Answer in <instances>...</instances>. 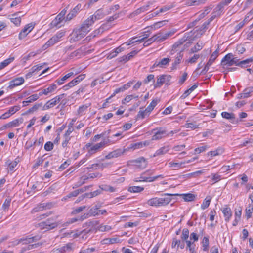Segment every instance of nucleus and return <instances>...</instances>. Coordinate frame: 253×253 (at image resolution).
<instances>
[{
	"mask_svg": "<svg viewBox=\"0 0 253 253\" xmlns=\"http://www.w3.org/2000/svg\"><path fill=\"white\" fill-rule=\"evenodd\" d=\"M86 34L82 31L81 30L80 28H76L74 30L72 33L71 34V42H76L82 38H84Z\"/></svg>",
	"mask_w": 253,
	"mask_h": 253,
	"instance_id": "9",
	"label": "nucleus"
},
{
	"mask_svg": "<svg viewBox=\"0 0 253 253\" xmlns=\"http://www.w3.org/2000/svg\"><path fill=\"white\" fill-rule=\"evenodd\" d=\"M239 59L233 57L232 53H228L226 55L221 61V64L223 66H230L234 65L237 66Z\"/></svg>",
	"mask_w": 253,
	"mask_h": 253,
	"instance_id": "5",
	"label": "nucleus"
},
{
	"mask_svg": "<svg viewBox=\"0 0 253 253\" xmlns=\"http://www.w3.org/2000/svg\"><path fill=\"white\" fill-rule=\"evenodd\" d=\"M187 37L184 36L182 39L179 40L177 42H176L172 46V49L171 51V54H174V52L175 50L176 52L177 50H176V48L180 45L183 44V43L186 40Z\"/></svg>",
	"mask_w": 253,
	"mask_h": 253,
	"instance_id": "31",
	"label": "nucleus"
},
{
	"mask_svg": "<svg viewBox=\"0 0 253 253\" xmlns=\"http://www.w3.org/2000/svg\"><path fill=\"white\" fill-rule=\"evenodd\" d=\"M147 115L149 116V113L147 112L146 109L145 110H140L136 116V119H143Z\"/></svg>",
	"mask_w": 253,
	"mask_h": 253,
	"instance_id": "50",
	"label": "nucleus"
},
{
	"mask_svg": "<svg viewBox=\"0 0 253 253\" xmlns=\"http://www.w3.org/2000/svg\"><path fill=\"white\" fill-rule=\"evenodd\" d=\"M159 101V100L158 99H153L150 104L146 108V111H147V112H151L154 109V107L156 106Z\"/></svg>",
	"mask_w": 253,
	"mask_h": 253,
	"instance_id": "43",
	"label": "nucleus"
},
{
	"mask_svg": "<svg viewBox=\"0 0 253 253\" xmlns=\"http://www.w3.org/2000/svg\"><path fill=\"white\" fill-rule=\"evenodd\" d=\"M53 148V144L50 141L46 142L44 145V149L47 151H51Z\"/></svg>",
	"mask_w": 253,
	"mask_h": 253,
	"instance_id": "64",
	"label": "nucleus"
},
{
	"mask_svg": "<svg viewBox=\"0 0 253 253\" xmlns=\"http://www.w3.org/2000/svg\"><path fill=\"white\" fill-rule=\"evenodd\" d=\"M42 103L36 104L29 109L28 112L29 113H33L34 112L36 111L40 107H42Z\"/></svg>",
	"mask_w": 253,
	"mask_h": 253,
	"instance_id": "62",
	"label": "nucleus"
},
{
	"mask_svg": "<svg viewBox=\"0 0 253 253\" xmlns=\"http://www.w3.org/2000/svg\"><path fill=\"white\" fill-rule=\"evenodd\" d=\"M43 228L46 230L52 229L57 226V223L53 219H48L41 223Z\"/></svg>",
	"mask_w": 253,
	"mask_h": 253,
	"instance_id": "15",
	"label": "nucleus"
},
{
	"mask_svg": "<svg viewBox=\"0 0 253 253\" xmlns=\"http://www.w3.org/2000/svg\"><path fill=\"white\" fill-rule=\"evenodd\" d=\"M221 116L223 118L228 119L230 122L234 124H236L238 122V120L236 119L235 115L233 113H228L227 112H223Z\"/></svg>",
	"mask_w": 253,
	"mask_h": 253,
	"instance_id": "19",
	"label": "nucleus"
},
{
	"mask_svg": "<svg viewBox=\"0 0 253 253\" xmlns=\"http://www.w3.org/2000/svg\"><path fill=\"white\" fill-rule=\"evenodd\" d=\"M244 94V98H248L251 96V93H253V87H250L245 89L243 91Z\"/></svg>",
	"mask_w": 253,
	"mask_h": 253,
	"instance_id": "53",
	"label": "nucleus"
},
{
	"mask_svg": "<svg viewBox=\"0 0 253 253\" xmlns=\"http://www.w3.org/2000/svg\"><path fill=\"white\" fill-rule=\"evenodd\" d=\"M111 27V25L109 24V23L106 22V23H104L102 24L98 29L99 32H103L105 30H108L110 27Z\"/></svg>",
	"mask_w": 253,
	"mask_h": 253,
	"instance_id": "56",
	"label": "nucleus"
},
{
	"mask_svg": "<svg viewBox=\"0 0 253 253\" xmlns=\"http://www.w3.org/2000/svg\"><path fill=\"white\" fill-rule=\"evenodd\" d=\"M15 59L14 57H10V58L5 60L3 62L0 63V70L5 67L11 62L13 61Z\"/></svg>",
	"mask_w": 253,
	"mask_h": 253,
	"instance_id": "44",
	"label": "nucleus"
},
{
	"mask_svg": "<svg viewBox=\"0 0 253 253\" xmlns=\"http://www.w3.org/2000/svg\"><path fill=\"white\" fill-rule=\"evenodd\" d=\"M65 94H62L48 101L43 106L42 110H46L55 106L64 97Z\"/></svg>",
	"mask_w": 253,
	"mask_h": 253,
	"instance_id": "6",
	"label": "nucleus"
},
{
	"mask_svg": "<svg viewBox=\"0 0 253 253\" xmlns=\"http://www.w3.org/2000/svg\"><path fill=\"white\" fill-rule=\"evenodd\" d=\"M39 98L37 94H34L26 99L25 101L22 102L23 106H26L29 103L34 102Z\"/></svg>",
	"mask_w": 253,
	"mask_h": 253,
	"instance_id": "29",
	"label": "nucleus"
},
{
	"mask_svg": "<svg viewBox=\"0 0 253 253\" xmlns=\"http://www.w3.org/2000/svg\"><path fill=\"white\" fill-rule=\"evenodd\" d=\"M99 207L95 205L90 209L89 211V214H90V216H95L100 215V213L98 212Z\"/></svg>",
	"mask_w": 253,
	"mask_h": 253,
	"instance_id": "47",
	"label": "nucleus"
},
{
	"mask_svg": "<svg viewBox=\"0 0 253 253\" xmlns=\"http://www.w3.org/2000/svg\"><path fill=\"white\" fill-rule=\"evenodd\" d=\"M119 241V239L118 238H109V239H105L103 240V242L104 244H114L115 243L118 242Z\"/></svg>",
	"mask_w": 253,
	"mask_h": 253,
	"instance_id": "59",
	"label": "nucleus"
},
{
	"mask_svg": "<svg viewBox=\"0 0 253 253\" xmlns=\"http://www.w3.org/2000/svg\"><path fill=\"white\" fill-rule=\"evenodd\" d=\"M171 76L169 75H162L157 77V80L156 84L154 85L155 87H160L164 84H169Z\"/></svg>",
	"mask_w": 253,
	"mask_h": 253,
	"instance_id": "7",
	"label": "nucleus"
},
{
	"mask_svg": "<svg viewBox=\"0 0 253 253\" xmlns=\"http://www.w3.org/2000/svg\"><path fill=\"white\" fill-rule=\"evenodd\" d=\"M170 61V59L169 58H164L161 59L159 61H156L153 65V66L159 67L160 68H165L169 64Z\"/></svg>",
	"mask_w": 253,
	"mask_h": 253,
	"instance_id": "24",
	"label": "nucleus"
},
{
	"mask_svg": "<svg viewBox=\"0 0 253 253\" xmlns=\"http://www.w3.org/2000/svg\"><path fill=\"white\" fill-rule=\"evenodd\" d=\"M198 87L197 84H194L188 89L185 91L184 93L181 96L180 98L182 99L186 98L189 94L191 93V92L194 90Z\"/></svg>",
	"mask_w": 253,
	"mask_h": 253,
	"instance_id": "35",
	"label": "nucleus"
},
{
	"mask_svg": "<svg viewBox=\"0 0 253 253\" xmlns=\"http://www.w3.org/2000/svg\"><path fill=\"white\" fill-rule=\"evenodd\" d=\"M232 0H223L221 1L213 9V12L220 16L223 12L225 6L228 5Z\"/></svg>",
	"mask_w": 253,
	"mask_h": 253,
	"instance_id": "10",
	"label": "nucleus"
},
{
	"mask_svg": "<svg viewBox=\"0 0 253 253\" xmlns=\"http://www.w3.org/2000/svg\"><path fill=\"white\" fill-rule=\"evenodd\" d=\"M57 88L56 84H50L47 88L43 89L45 95H48L50 93L53 92Z\"/></svg>",
	"mask_w": 253,
	"mask_h": 253,
	"instance_id": "41",
	"label": "nucleus"
},
{
	"mask_svg": "<svg viewBox=\"0 0 253 253\" xmlns=\"http://www.w3.org/2000/svg\"><path fill=\"white\" fill-rule=\"evenodd\" d=\"M123 151L121 149H116L112 152H110L108 154L105 156V158L107 159H110L114 158H117L123 154Z\"/></svg>",
	"mask_w": 253,
	"mask_h": 253,
	"instance_id": "25",
	"label": "nucleus"
},
{
	"mask_svg": "<svg viewBox=\"0 0 253 253\" xmlns=\"http://www.w3.org/2000/svg\"><path fill=\"white\" fill-rule=\"evenodd\" d=\"M16 112V110H15V106L11 107L9 110L2 114L0 118L1 119H5L6 118H9L11 115L14 114Z\"/></svg>",
	"mask_w": 253,
	"mask_h": 253,
	"instance_id": "33",
	"label": "nucleus"
},
{
	"mask_svg": "<svg viewBox=\"0 0 253 253\" xmlns=\"http://www.w3.org/2000/svg\"><path fill=\"white\" fill-rule=\"evenodd\" d=\"M151 81H152L153 83L155 82L154 75L153 74H150L147 76V78L143 80V83L145 84H147Z\"/></svg>",
	"mask_w": 253,
	"mask_h": 253,
	"instance_id": "58",
	"label": "nucleus"
},
{
	"mask_svg": "<svg viewBox=\"0 0 253 253\" xmlns=\"http://www.w3.org/2000/svg\"><path fill=\"white\" fill-rule=\"evenodd\" d=\"M171 195L165 194L161 197L153 198L147 201V203L151 206L160 207L168 204L171 201V198L169 197Z\"/></svg>",
	"mask_w": 253,
	"mask_h": 253,
	"instance_id": "1",
	"label": "nucleus"
},
{
	"mask_svg": "<svg viewBox=\"0 0 253 253\" xmlns=\"http://www.w3.org/2000/svg\"><path fill=\"white\" fill-rule=\"evenodd\" d=\"M170 150V146H164L158 149L154 153L153 157L163 155L167 153Z\"/></svg>",
	"mask_w": 253,
	"mask_h": 253,
	"instance_id": "23",
	"label": "nucleus"
},
{
	"mask_svg": "<svg viewBox=\"0 0 253 253\" xmlns=\"http://www.w3.org/2000/svg\"><path fill=\"white\" fill-rule=\"evenodd\" d=\"M131 162L137 167L143 169L147 166V161L144 157H140L137 159L132 160Z\"/></svg>",
	"mask_w": 253,
	"mask_h": 253,
	"instance_id": "13",
	"label": "nucleus"
},
{
	"mask_svg": "<svg viewBox=\"0 0 253 253\" xmlns=\"http://www.w3.org/2000/svg\"><path fill=\"white\" fill-rule=\"evenodd\" d=\"M34 25L32 23H29L26 25L24 28L20 32L18 38L20 40L24 38L34 28Z\"/></svg>",
	"mask_w": 253,
	"mask_h": 253,
	"instance_id": "12",
	"label": "nucleus"
},
{
	"mask_svg": "<svg viewBox=\"0 0 253 253\" xmlns=\"http://www.w3.org/2000/svg\"><path fill=\"white\" fill-rule=\"evenodd\" d=\"M185 162H182L180 163H175L170 162L169 163V167L170 168H175L176 169H178L179 168L183 167L182 166L183 165L185 164Z\"/></svg>",
	"mask_w": 253,
	"mask_h": 253,
	"instance_id": "48",
	"label": "nucleus"
},
{
	"mask_svg": "<svg viewBox=\"0 0 253 253\" xmlns=\"http://www.w3.org/2000/svg\"><path fill=\"white\" fill-rule=\"evenodd\" d=\"M90 106V103L83 105L79 107L78 110V115L82 116L84 114L87 109Z\"/></svg>",
	"mask_w": 253,
	"mask_h": 253,
	"instance_id": "37",
	"label": "nucleus"
},
{
	"mask_svg": "<svg viewBox=\"0 0 253 253\" xmlns=\"http://www.w3.org/2000/svg\"><path fill=\"white\" fill-rule=\"evenodd\" d=\"M107 143V141L104 140L92 146L89 149L88 153L86 154V157H90L92 155L100 151Z\"/></svg>",
	"mask_w": 253,
	"mask_h": 253,
	"instance_id": "8",
	"label": "nucleus"
},
{
	"mask_svg": "<svg viewBox=\"0 0 253 253\" xmlns=\"http://www.w3.org/2000/svg\"><path fill=\"white\" fill-rule=\"evenodd\" d=\"M204 46V43L202 42L199 41L197 42L196 44L191 48L190 53H196L200 50H201L203 47Z\"/></svg>",
	"mask_w": 253,
	"mask_h": 253,
	"instance_id": "30",
	"label": "nucleus"
},
{
	"mask_svg": "<svg viewBox=\"0 0 253 253\" xmlns=\"http://www.w3.org/2000/svg\"><path fill=\"white\" fill-rule=\"evenodd\" d=\"M86 206H83L78 207L77 208L75 209V210H74L72 211V214H76L82 212L84 210L86 209Z\"/></svg>",
	"mask_w": 253,
	"mask_h": 253,
	"instance_id": "63",
	"label": "nucleus"
},
{
	"mask_svg": "<svg viewBox=\"0 0 253 253\" xmlns=\"http://www.w3.org/2000/svg\"><path fill=\"white\" fill-rule=\"evenodd\" d=\"M224 152V149L222 147H219L214 151H210L208 153L209 156L213 157L218 156L222 154Z\"/></svg>",
	"mask_w": 253,
	"mask_h": 253,
	"instance_id": "28",
	"label": "nucleus"
},
{
	"mask_svg": "<svg viewBox=\"0 0 253 253\" xmlns=\"http://www.w3.org/2000/svg\"><path fill=\"white\" fill-rule=\"evenodd\" d=\"M73 75H74L73 72H70V73L67 74L66 75H65L64 76H63L61 79H58V80H57L56 81V82L59 85H61L64 83L65 81H66L67 79H68V78H69L70 77L72 76Z\"/></svg>",
	"mask_w": 253,
	"mask_h": 253,
	"instance_id": "38",
	"label": "nucleus"
},
{
	"mask_svg": "<svg viewBox=\"0 0 253 253\" xmlns=\"http://www.w3.org/2000/svg\"><path fill=\"white\" fill-rule=\"evenodd\" d=\"M209 147L207 145H204L195 149V154H199L202 152L205 151Z\"/></svg>",
	"mask_w": 253,
	"mask_h": 253,
	"instance_id": "61",
	"label": "nucleus"
},
{
	"mask_svg": "<svg viewBox=\"0 0 253 253\" xmlns=\"http://www.w3.org/2000/svg\"><path fill=\"white\" fill-rule=\"evenodd\" d=\"M84 191L82 189H79L76 190L74 191H72L69 193L68 195H67L65 197H64V199L65 200H66L68 198H70L74 197L77 196L80 193L83 192Z\"/></svg>",
	"mask_w": 253,
	"mask_h": 253,
	"instance_id": "39",
	"label": "nucleus"
},
{
	"mask_svg": "<svg viewBox=\"0 0 253 253\" xmlns=\"http://www.w3.org/2000/svg\"><path fill=\"white\" fill-rule=\"evenodd\" d=\"M81 7L82 5L80 4H78L66 16L65 22L70 21L75 17L79 12Z\"/></svg>",
	"mask_w": 253,
	"mask_h": 253,
	"instance_id": "16",
	"label": "nucleus"
},
{
	"mask_svg": "<svg viewBox=\"0 0 253 253\" xmlns=\"http://www.w3.org/2000/svg\"><path fill=\"white\" fill-rule=\"evenodd\" d=\"M184 126L186 128L195 129L199 128V125L197 124L196 121L194 120V119L191 117L188 118Z\"/></svg>",
	"mask_w": 253,
	"mask_h": 253,
	"instance_id": "17",
	"label": "nucleus"
},
{
	"mask_svg": "<svg viewBox=\"0 0 253 253\" xmlns=\"http://www.w3.org/2000/svg\"><path fill=\"white\" fill-rule=\"evenodd\" d=\"M221 211L224 215L225 221L229 222L232 215V212L230 208L226 206L221 209Z\"/></svg>",
	"mask_w": 253,
	"mask_h": 253,
	"instance_id": "20",
	"label": "nucleus"
},
{
	"mask_svg": "<svg viewBox=\"0 0 253 253\" xmlns=\"http://www.w3.org/2000/svg\"><path fill=\"white\" fill-rule=\"evenodd\" d=\"M180 195L185 201H192L195 198V195L191 193L183 194Z\"/></svg>",
	"mask_w": 253,
	"mask_h": 253,
	"instance_id": "46",
	"label": "nucleus"
},
{
	"mask_svg": "<svg viewBox=\"0 0 253 253\" xmlns=\"http://www.w3.org/2000/svg\"><path fill=\"white\" fill-rule=\"evenodd\" d=\"M174 31H169L165 34L160 33V42H162L167 39L169 37L172 36L174 34Z\"/></svg>",
	"mask_w": 253,
	"mask_h": 253,
	"instance_id": "42",
	"label": "nucleus"
},
{
	"mask_svg": "<svg viewBox=\"0 0 253 253\" xmlns=\"http://www.w3.org/2000/svg\"><path fill=\"white\" fill-rule=\"evenodd\" d=\"M78 83L77 82V81L74 79L72 81L69 82L68 84L64 85L63 88V89L65 90H67L69 89L70 88L74 86L75 85H77Z\"/></svg>",
	"mask_w": 253,
	"mask_h": 253,
	"instance_id": "52",
	"label": "nucleus"
},
{
	"mask_svg": "<svg viewBox=\"0 0 253 253\" xmlns=\"http://www.w3.org/2000/svg\"><path fill=\"white\" fill-rule=\"evenodd\" d=\"M68 6L69 5L65 7L64 9H63L60 12V13H59L57 15L56 18L51 22L50 24L52 27L60 28L64 25V22L65 21L66 19V17H65V15L67 12Z\"/></svg>",
	"mask_w": 253,
	"mask_h": 253,
	"instance_id": "3",
	"label": "nucleus"
},
{
	"mask_svg": "<svg viewBox=\"0 0 253 253\" xmlns=\"http://www.w3.org/2000/svg\"><path fill=\"white\" fill-rule=\"evenodd\" d=\"M144 188L141 186H132L128 188V191L131 193H139L144 190Z\"/></svg>",
	"mask_w": 253,
	"mask_h": 253,
	"instance_id": "40",
	"label": "nucleus"
},
{
	"mask_svg": "<svg viewBox=\"0 0 253 253\" xmlns=\"http://www.w3.org/2000/svg\"><path fill=\"white\" fill-rule=\"evenodd\" d=\"M138 53L137 51L136 50L132 51L130 53H128L126 56H124L122 57H121V61H124L125 62H127V61L131 59V58H132L133 56H134L137 53Z\"/></svg>",
	"mask_w": 253,
	"mask_h": 253,
	"instance_id": "36",
	"label": "nucleus"
},
{
	"mask_svg": "<svg viewBox=\"0 0 253 253\" xmlns=\"http://www.w3.org/2000/svg\"><path fill=\"white\" fill-rule=\"evenodd\" d=\"M6 166L7 167L8 172H13L14 171V168L16 166V161H11L8 160L5 163Z\"/></svg>",
	"mask_w": 253,
	"mask_h": 253,
	"instance_id": "32",
	"label": "nucleus"
},
{
	"mask_svg": "<svg viewBox=\"0 0 253 253\" xmlns=\"http://www.w3.org/2000/svg\"><path fill=\"white\" fill-rule=\"evenodd\" d=\"M211 200V198L210 197H207L205 200H204L203 203L201 206V208L202 210H205L207 208L210 204V202Z\"/></svg>",
	"mask_w": 253,
	"mask_h": 253,
	"instance_id": "49",
	"label": "nucleus"
},
{
	"mask_svg": "<svg viewBox=\"0 0 253 253\" xmlns=\"http://www.w3.org/2000/svg\"><path fill=\"white\" fill-rule=\"evenodd\" d=\"M35 238L36 237H26L21 238L20 239L18 240L17 244H22L23 245H26L25 246L22 248V249L20 251V253H23L26 251L31 250L32 249L36 248L39 247V243L27 245L35 241Z\"/></svg>",
	"mask_w": 253,
	"mask_h": 253,
	"instance_id": "2",
	"label": "nucleus"
},
{
	"mask_svg": "<svg viewBox=\"0 0 253 253\" xmlns=\"http://www.w3.org/2000/svg\"><path fill=\"white\" fill-rule=\"evenodd\" d=\"M218 56V50L217 49H216L211 55V56L208 62L212 65V63L215 60V59L217 58Z\"/></svg>",
	"mask_w": 253,
	"mask_h": 253,
	"instance_id": "51",
	"label": "nucleus"
},
{
	"mask_svg": "<svg viewBox=\"0 0 253 253\" xmlns=\"http://www.w3.org/2000/svg\"><path fill=\"white\" fill-rule=\"evenodd\" d=\"M59 41L54 37H52L42 47V50H45L57 43Z\"/></svg>",
	"mask_w": 253,
	"mask_h": 253,
	"instance_id": "26",
	"label": "nucleus"
},
{
	"mask_svg": "<svg viewBox=\"0 0 253 253\" xmlns=\"http://www.w3.org/2000/svg\"><path fill=\"white\" fill-rule=\"evenodd\" d=\"M153 135L152 136L151 140H159L165 137H168L167 130L164 127H157L152 130Z\"/></svg>",
	"mask_w": 253,
	"mask_h": 253,
	"instance_id": "4",
	"label": "nucleus"
},
{
	"mask_svg": "<svg viewBox=\"0 0 253 253\" xmlns=\"http://www.w3.org/2000/svg\"><path fill=\"white\" fill-rule=\"evenodd\" d=\"M105 16V14L102 9L97 10L94 14L90 16L88 18L94 23L96 20L101 19Z\"/></svg>",
	"mask_w": 253,
	"mask_h": 253,
	"instance_id": "18",
	"label": "nucleus"
},
{
	"mask_svg": "<svg viewBox=\"0 0 253 253\" xmlns=\"http://www.w3.org/2000/svg\"><path fill=\"white\" fill-rule=\"evenodd\" d=\"M207 0H188L187 4L188 6H199L204 4Z\"/></svg>",
	"mask_w": 253,
	"mask_h": 253,
	"instance_id": "27",
	"label": "nucleus"
},
{
	"mask_svg": "<svg viewBox=\"0 0 253 253\" xmlns=\"http://www.w3.org/2000/svg\"><path fill=\"white\" fill-rule=\"evenodd\" d=\"M74 244L72 243H68L65 246L52 251V253H65L73 250Z\"/></svg>",
	"mask_w": 253,
	"mask_h": 253,
	"instance_id": "11",
	"label": "nucleus"
},
{
	"mask_svg": "<svg viewBox=\"0 0 253 253\" xmlns=\"http://www.w3.org/2000/svg\"><path fill=\"white\" fill-rule=\"evenodd\" d=\"M253 212V204H250L246 207L245 209V214L247 219H249L252 217V215Z\"/></svg>",
	"mask_w": 253,
	"mask_h": 253,
	"instance_id": "34",
	"label": "nucleus"
},
{
	"mask_svg": "<svg viewBox=\"0 0 253 253\" xmlns=\"http://www.w3.org/2000/svg\"><path fill=\"white\" fill-rule=\"evenodd\" d=\"M94 23L92 22V20L91 21L88 18L86 19L81 25V26L79 28L82 32H84L85 34H87L91 30L90 27L92 26Z\"/></svg>",
	"mask_w": 253,
	"mask_h": 253,
	"instance_id": "14",
	"label": "nucleus"
},
{
	"mask_svg": "<svg viewBox=\"0 0 253 253\" xmlns=\"http://www.w3.org/2000/svg\"><path fill=\"white\" fill-rule=\"evenodd\" d=\"M101 192V190L100 189H98L93 192H91L89 193L85 194L86 196L89 198H92L93 197H95L100 194Z\"/></svg>",
	"mask_w": 253,
	"mask_h": 253,
	"instance_id": "57",
	"label": "nucleus"
},
{
	"mask_svg": "<svg viewBox=\"0 0 253 253\" xmlns=\"http://www.w3.org/2000/svg\"><path fill=\"white\" fill-rule=\"evenodd\" d=\"M189 231L187 228H184L182 230L181 239L183 240H186L189 237Z\"/></svg>",
	"mask_w": 253,
	"mask_h": 253,
	"instance_id": "60",
	"label": "nucleus"
},
{
	"mask_svg": "<svg viewBox=\"0 0 253 253\" xmlns=\"http://www.w3.org/2000/svg\"><path fill=\"white\" fill-rule=\"evenodd\" d=\"M89 179V177L84 175L82 176L79 181L75 184V186L79 187L85 183L86 180Z\"/></svg>",
	"mask_w": 253,
	"mask_h": 253,
	"instance_id": "54",
	"label": "nucleus"
},
{
	"mask_svg": "<svg viewBox=\"0 0 253 253\" xmlns=\"http://www.w3.org/2000/svg\"><path fill=\"white\" fill-rule=\"evenodd\" d=\"M50 205L51 204L50 203L40 204V205L37 206L32 210L31 213H34L40 211H42V210L46 208H49Z\"/></svg>",
	"mask_w": 253,
	"mask_h": 253,
	"instance_id": "22",
	"label": "nucleus"
},
{
	"mask_svg": "<svg viewBox=\"0 0 253 253\" xmlns=\"http://www.w3.org/2000/svg\"><path fill=\"white\" fill-rule=\"evenodd\" d=\"M183 56V53L182 50H179L176 54L174 62L172 64V69H176L177 66L180 63L181 60Z\"/></svg>",
	"mask_w": 253,
	"mask_h": 253,
	"instance_id": "21",
	"label": "nucleus"
},
{
	"mask_svg": "<svg viewBox=\"0 0 253 253\" xmlns=\"http://www.w3.org/2000/svg\"><path fill=\"white\" fill-rule=\"evenodd\" d=\"M167 22L168 21L164 20L156 22L154 24L151 25L150 26V28L153 30H156L165 25Z\"/></svg>",
	"mask_w": 253,
	"mask_h": 253,
	"instance_id": "45",
	"label": "nucleus"
},
{
	"mask_svg": "<svg viewBox=\"0 0 253 253\" xmlns=\"http://www.w3.org/2000/svg\"><path fill=\"white\" fill-rule=\"evenodd\" d=\"M202 244L203 247V250L206 251L209 245V238L208 237H204L203 239Z\"/></svg>",
	"mask_w": 253,
	"mask_h": 253,
	"instance_id": "55",
	"label": "nucleus"
}]
</instances>
